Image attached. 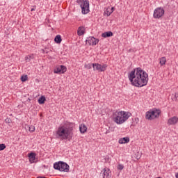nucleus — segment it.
Segmentation results:
<instances>
[{"label":"nucleus","mask_w":178,"mask_h":178,"mask_svg":"<svg viewBox=\"0 0 178 178\" xmlns=\"http://www.w3.org/2000/svg\"><path fill=\"white\" fill-rule=\"evenodd\" d=\"M45 101H47V99H45L44 96H42L41 97L39 98L38 100V102L40 104L42 105V104H45Z\"/></svg>","instance_id":"obj_20"},{"label":"nucleus","mask_w":178,"mask_h":178,"mask_svg":"<svg viewBox=\"0 0 178 178\" xmlns=\"http://www.w3.org/2000/svg\"><path fill=\"white\" fill-rule=\"evenodd\" d=\"M130 118V113L126 111H115L113 113V120L117 124H123Z\"/></svg>","instance_id":"obj_3"},{"label":"nucleus","mask_w":178,"mask_h":178,"mask_svg":"<svg viewBox=\"0 0 178 178\" xmlns=\"http://www.w3.org/2000/svg\"><path fill=\"white\" fill-rule=\"evenodd\" d=\"M54 41L56 44H60V42H62V38L60 35H57L54 38Z\"/></svg>","instance_id":"obj_18"},{"label":"nucleus","mask_w":178,"mask_h":178,"mask_svg":"<svg viewBox=\"0 0 178 178\" xmlns=\"http://www.w3.org/2000/svg\"><path fill=\"white\" fill-rule=\"evenodd\" d=\"M129 142H130V138L129 137L121 138L118 140L119 144H127V143H129Z\"/></svg>","instance_id":"obj_13"},{"label":"nucleus","mask_w":178,"mask_h":178,"mask_svg":"<svg viewBox=\"0 0 178 178\" xmlns=\"http://www.w3.org/2000/svg\"><path fill=\"white\" fill-rule=\"evenodd\" d=\"M175 177L178 178V172L175 175Z\"/></svg>","instance_id":"obj_30"},{"label":"nucleus","mask_w":178,"mask_h":178,"mask_svg":"<svg viewBox=\"0 0 178 178\" xmlns=\"http://www.w3.org/2000/svg\"><path fill=\"white\" fill-rule=\"evenodd\" d=\"M102 172H103V173H102L103 178L111 177V170H109V168H104Z\"/></svg>","instance_id":"obj_12"},{"label":"nucleus","mask_w":178,"mask_h":178,"mask_svg":"<svg viewBox=\"0 0 178 178\" xmlns=\"http://www.w3.org/2000/svg\"><path fill=\"white\" fill-rule=\"evenodd\" d=\"M104 13L107 16H111V15H112V11H111V7H108L105 10Z\"/></svg>","instance_id":"obj_21"},{"label":"nucleus","mask_w":178,"mask_h":178,"mask_svg":"<svg viewBox=\"0 0 178 178\" xmlns=\"http://www.w3.org/2000/svg\"><path fill=\"white\" fill-rule=\"evenodd\" d=\"M28 156H29V162L31 163H34L35 161V153L31 152L29 154Z\"/></svg>","instance_id":"obj_14"},{"label":"nucleus","mask_w":178,"mask_h":178,"mask_svg":"<svg viewBox=\"0 0 178 178\" xmlns=\"http://www.w3.org/2000/svg\"><path fill=\"white\" fill-rule=\"evenodd\" d=\"M117 169L118 170H123V169H124V165H123L122 164H119L117 167Z\"/></svg>","instance_id":"obj_24"},{"label":"nucleus","mask_w":178,"mask_h":178,"mask_svg":"<svg viewBox=\"0 0 178 178\" xmlns=\"http://www.w3.org/2000/svg\"><path fill=\"white\" fill-rule=\"evenodd\" d=\"M110 10L111 13H113V11L115 10V7H112L111 8H110Z\"/></svg>","instance_id":"obj_28"},{"label":"nucleus","mask_w":178,"mask_h":178,"mask_svg":"<svg viewBox=\"0 0 178 178\" xmlns=\"http://www.w3.org/2000/svg\"><path fill=\"white\" fill-rule=\"evenodd\" d=\"M5 148H6V145H5V144H3V143L0 144V151H3V149H5Z\"/></svg>","instance_id":"obj_25"},{"label":"nucleus","mask_w":178,"mask_h":178,"mask_svg":"<svg viewBox=\"0 0 178 178\" xmlns=\"http://www.w3.org/2000/svg\"><path fill=\"white\" fill-rule=\"evenodd\" d=\"M129 79L131 85L135 87H144L148 84V74L140 67L131 71L129 74Z\"/></svg>","instance_id":"obj_1"},{"label":"nucleus","mask_w":178,"mask_h":178,"mask_svg":"<svg viewBox=\"0 0 178 178\" xmlns=\"http://www.w3.org/2000/svg\"><path fill=\"white\" fill-rule=\"evenodd\" d=\"M165 15V10L161 7L156 8L153 13L154 19H161Z\"/></svg>","instance_id":"obj_8"},{"label":"nucleus","mask_w":178,"mask_h":178,"mask_svg":"<svg viewBox=\"0 0 178 178\" xmlns=\"http://www.w3.org/2000/svg\"><path fill=\"white\" fill-rule=\"evenodd\" d=\"M86 42L89 45H95V44H98V42H99V40L96 39L94 37H90V38H88V39L86 40Z\"/></svg>","instance_id":"obj_10"},{"label":"nucleus","mask_w":178,"mask_h":178,"mask_svg":"<svg viewBox=\"0 0 178 178\" xmlns=\"http://www.w3.org/2000/svg\"><path fill=\"white\" fill-rule=\"evenodd\" d=\"M159 63H160L161 66H163V65H166V58L165 57H161L159 59Z\"/></svg>","instance_id":"obj_19"},{"label":"nucleus","mask_w":178,"mask_h":178,"mask_svg":"<svg viewBox=\"0 0 178 178\" xmlns=\"http://www.w3.org/2000/svg\"><path fill=\"white\" fill-rule=\"evenodd\" d=\"M43 54H47V52H45V51L43 50Z\"/></svg>","instance_id":"obj_32"},{"label":"nucleus","mask_w":178,"mask_h":178,"mask_svg":"<svg viewBox=\"0 0 178 178\" xmlns=\"http://www.w3.org/2000/svg\"><path fill=\"white\" fill-rule=\"evenodd\" d=\"M76 2L80 6L83 15H87L90 13V1L88 0H77Z\"/></svg>","instance_id":"obj_4"},{"label":"nucleus","mask_w":178,"mask_h":178,"mask_svg":"<svg viewBox=\"0 0 178 178\" xmlns=\"http://www.w3.org/2000/svg\"><path fill=\"white\" fill-rule=\"evenodd\" d=\"M35 131V127H34V126H31L29 127V131H31V133L34 132Z\"/></svg>","instance_id":"obj_26"},{"label":"nucleus","mask_w":178,"mask_h":178,"mask_svg":"<svg viewBox=\"0 0 178 178\" xmlns=\"http://www.w3.org/2000/svg\"><path fill=\"white\" fill-rule=\"evenodd\" d=\"M58 138L61 140H71L73 137V124L65 121L61 124L56 131Z\"/></svg>","instance_id":"obj_2"},{"label":"nucleus","mask_w":178,"mask_h":178,"mask_svg":"<svg viewBox=\"0 0 178 178\" xmlns=\"http://www.w3.org/2000/svg\"><path fill=\"white\" fill-rule=\"evenodd\" d=\"M92 66V64H86L85 65V67L86 69H91Z\"/></svg>","instance_id":"obj_27"},{"label":"nucleus","mask_w":178,"mask_h":178,"mask_svg":"<svg viewBox=\"0 0 178 178\" xmlns=\"http://www.w3.org/2000/svg\"><path fill=\"white\" fill-rule=\"evenodd\" d=\"M54 168L56 170H60V172H69L70 167L66 163L60 161L58 163H54Z\"/></svg>","instance_id":"obj_5"},{"label":"nucleus","mask_w":178,"mask_h":178,"mask_svg":"<svg viewBox=\"0 0 178 178\" xmlns=\"http://www.w3.org/2000/svg\"><path fill=\"white\" fill-rule=\"evenodd\" d=\"M34 58V55H29V56H26L25 57V60L26 62H30V60H31V59H33Z\"/></svg>","instance_id":"obj_22"},{"label":"nucleus","mask_w":178,"mask_h":178,"mask_svg":"<svg viewBox=\"0 0 178 178\" xmlns=\"http://www.w3.org/2000/svg\"><path fill=\"white\" fill-rule=\"evenodd\" d=\"M159 115H161V111L159 110L149 111L146 113V119L152 120V119L159 118Z\"/></svg>","instance_id":"obj_6"},{"label":"nucleus","mask_w":178,"mask_h":178,"mask_svg":"<svg viewBox=\"0 0 178 178\" xmlns=\"http://www.w3.org/2000/svg\"><path fill=\"white\" fill-rule=\"evenodd\" d=\"M175 98L176 99H177V98H178V92H175Z\"/></svg>","instance_id":"obj_29"},{"label":"nucleus","mask_w":178,"mask_h":178,"mask_svg":"<svg viewBox=\"0 0 178 178\" xmlns=\"http://www.w3.org/2000/svg\"><path fill=\"white\" fill-rule=\"evenodd\" d=\"M92 66L93 67V70L95 72H99V73L105 72V70H106V67H108V65L106 64L101 65L99 63H92Z\"/></svg>","instance_id":"obj_7"},{"label":"nucleus","mask_w":178,"mask_h":178,"mask_svg":"<svg viewBox=\"0 0 178 178\" xmlns=\"http://www.w3.org/2000/svg\"><path fill=\"white\" fill-rule=\"evenodd\" d=\"M178 122V118L176 116L172 117L171 118H169L168 120V124L169 126H172L173 124H176Z\"/></svg>","instance_id":"obj_11"},{"label":"nucleus","mask_w":178,"mask_h":178,"mask_svg":"<svg viewBox=\"0 0 178 178\" xmlns=\"http://www.w3.org/2000/svg\"><path fill=\"white\" fill-rule=\"evenodd\" d=\"M28 76L27 75H23L21 76V80L24 82V81H27V79H28Z\"/></svg>","instance_id":"obj_23"},{"label":"nucleus","mask_w":178,"mask_h":178,"mask_svg":"<svg viewBox=\"0 0 178 178\" xmlns=\"http://www.w3.org/2000/svg\"><path fill=\"white\" fill-rule=\"evenodd\" d=\"M79 130H80L81 133L84 134V133H86L87 131V126H86V124H81L79 126Z\"/></svg>","instance_id":"obj_15"},{"label":"nucleus","mask_w":178,"mask_h":178,"mask_svg":"<svg viewBox=\"0 0 178 178\" xmlns=\"http://www.w3.org/2000/svg\"><path fill=\"white\" fill-rule=\"evenodd\" d=\"M84 31H85L84 27L83 26L79 27L77 31L78 35L79 36L83 35L84 34Z\"/></svg>","instance_id":"obj_17"},{"label":"nucleus","mask_w":178,"mask_h":178,"mask_svg":"<svg viewBox=\"0 0 178 178\" xmlns=\"http://www.w3.org/2000/svg\"><path fill=\"white\" fill-rule=\"evenodd\" d=\"M67 68L65 65H58L54 69V73L56 74H63L66 73Z\"/></svg>","instance_id":"obj_9"},{"label":"nucleus","mask_w":178,"mask_h":178,"mask_svg":"<svg viewBox=\"0 0 178 178\" xmlns=\"http://www.w3.org/2000/svg\"><path fill=\"white\" fill-rule=\"evenodd\" d=\"M31 10V12H33V11L35 10V9H34V8H32Z\"/></svg>","instance_id":"obj_31"},{"label":"nucleus","mask_w":178,"mask_h":178,"mask_svg":"<svg viewBox=\"0 0 178 178\" xmlns=\"http://www.w3.org/2000/svg\"><path fill=\"white\" fill-rule=\"evenodd\" d=\"M113 35V33H112V31L104 32L102 34V37H103V38H106L107 37H112Z\"/></svg>","instance_id":"obj_16"},{"label":"nucleus","mask_w":178,"mask_h":178,"mask_svg":"<svg viewBox=\"0 0 178 178\" xmlns=\"http://www.w3.org/2000/svg\"><path fill=\"white\" fill-rule=\"evenodd\" d=\"M38 178H42V177H38Z\"/></svg>","instance_id":"obj_33"}]
</instances>
